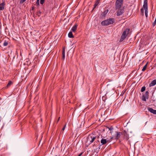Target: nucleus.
I'll return each mask as SVG.
<instances>
[{
	"label": "nucleus",
	"mask_w": 156,
	"mask_h": 156,
	"mask_svg": "<svg viewBox=\"0 0 156 156\" xmlns=\"http://www.w3.org/2000/svg\"><path fill=\"white\" fill-rule=\"evenodd\" d=\"M115 22V20L114 18H109L103 21L101 24L102 26H107L112 24Z\"/></svg>",
	"instance_id": "f257e3e1"
},
{
	"label": "nucleus",
	"mask_w": 156,
	"mask_h": 156,
	"mask_svg": "<svg viewBox=\"0 0 156 156\" xmlns=\"http://www.w3.org/2000/svg\"><path fill=\"white\" fill-rule=\"evenodd\" d=\"M129 29H127L123 32L120 38V41H123L126 37L127 35L129 33Z\"/></svg>",
	"instance_id": "f03ea898"
},
{
	"label": "nucleus",
	"mask_w": 156,
	"mask_h": 156,
	"mask_svg": "<svg viewBox=\"0 0 156 156\" xmlns=\"http://www.w3.org/2000/svg\"><path fill=\"white\" fill-rule=\"evenodd\" d=\"M143 7L145 10V15L146 17H147L148 16V7L147 0H144V4L143 5Z\"/></svg>",
	"instance_id": "7ed1b4c3"
},
{
	"label": "nucleus",
	"mask_w": 156,
	"mask_h": 156,
	"mask_svg": "<svg viewBox=\"0 0 156 156\" xmlns=\"http://www.w3.org/2000/svg\"><path fill=\"white\" fill-rule=\"evenodd\" d=\"M123 4V0H117L115 4L116 9H119L121 8Z\"/></svg>",
	"instance_id": "20e7f679"
},
{
	"label": "nucleus",
	"mask_w": 156,
	"mask_h": 156,
	"mask_svg": "<svg viewBox=\"0 0 156 156\" xmlns=\"http://www.w3.org/2000/svg\"><path fill=\"white\" fill-rule=\"evenodd\" d=\"M149 96V92L148 91H146L145 94L142 96V100L146 101V99H148Z\"/></svg>",
	"instance_id": "39448f33"
},
{
	"label": "nucleus",
	"mask_w": 156,
	"mask_h": 156,
	"mask_svg": "<svg viewBox=\"0 0 156 156\" xmlns=\"http://www.w3.org/2000/svg\"><path fill=\"white\" fill-rule=\"evenodd\" d=\"M118 9L116 15L117 16H119L122 15L124 12V9L123 8L121 7L119 9Z\"/></svg>",
	"instance_id": "423d86ee"
},
{
	"label": "nucleus",
	"mask_w": 156,
	"mask_h": 156,
	"mask_svg": "<svg viewBox=\"0 0 156 156\" xmlns=\"http://www.w3.org/2000/svg\"><path fill=\"white\" fill-rule=\"evenodd\" d=\"M108 142H109V140L108 138L104 139L103 138L101 141V143L102 145L105 144Z\"/></svg>",
	"instance_id": "0eeeda50"
},
{
	"label": "nucleus",
	"mask_w": 156,
	"mask_h": 156,
	"mask_svg": "<svg viewBox=\"0 0 156 156\" xmlns=\"http://www.w3.org/2000/svg\"><path fill=\"white\" fill-rule=\"evenodd\" d=\"M148 110L150 112H151L154 114H156V110H154L152 108L150 107H148L147 108Z\"/></svg>",
	"instance_id": "6e6552de"
},
{
	"label": "nucleus",
	"mask_w": 156,
	"mask_h": 156,
	"mask_svg": "<svg viewBox=\"0 0 156 156\" xmlns=\"http://www.w3.org/2000/svg\"><path fill=\"white\" fill-rule=\"evenodd\" d=\"M87 142L89 144H91V135H89L87 138Z\"/></svg>",
	"instance_id": "1a4fd4ad"
},
{
	"label": "nucleus",
	"mask_w": 156,
	"mask_h": 156,
	"mask_svg": "<svg viewBox=\"0 0 156 156\" xmlns=\"http://www.w3.org/2000/svg\"><path fill=\"white\" fill-rule=\"evenodd\" d=\"M5 3L3 2L2 3L0 4V11L4 9Z\"/></svg>",
	"instance_id": "9d476101"
},
{
	"label": "nucleus",
	"mask_w": 156,
	"mask_h": 156,
	"mask_svg": "<svg viewBox=\"0 0 156 156\" xmlns=\"http://www.w3.org/2000/svg\"><path fill=\"white\" fill-rule=\"evenodd\" d=\"M122 134V133L120 132H117L116 134V136H115V138L116 140L118 139L121 136Z\"/></svg>",
	"instance_id": "9b49d317"
},
{
	"label": "nucleus",
	"mask_w": 156,
	"mask_h": 156,
	"mask_svg": "<svg viewBox=\"0 0 156 156\" xmlns=\"http://www.w3.org/2000/svg\"><path fill=\"white\" fill-rule=\"evenodd\" d=\"M78 25L76 24L72 28L71 30L73 32H75L76 30Z\"/></svg>",
	"instance_id": "f8f14e48"
},
{
	"label": "nucleus",
	"mask_w": 156,
	"mask_h": 156,
	"mask_svg": "<svg viewBox=\"0 0 156 156\" xmlns=\"http://www.w3.org/2000/svg\"><path fill=\"white\" fill-rule=\"evenodd\" d=\"M156 84V79L152 81L150 83L149 86L150 87L153 86Z\"/></svg>",
	"instance_id": "ddd939ff"
},
{
	"label": "nucleus",
	"mask_w": 156,
	"mask_h": 156,
	"mask_svg": "<svg viewBox=\"0 0 156 156\" xmlns=\"http://www.w3.org/2000/svg\"><path fill=\"white\" fill-rule=\"evenodd\" d=\"M108 9L105 10L103 12L102 14L101 15L102 17H105L106 16V15L107 14V13L108 12Z\"/></svg>",
	"instance_id": "4468645a"
},
{
	"label": "nucleus",
	"mask_w": 156,
	"mask_h": 156,
	"mask_svg": "<svg viewBox=\"0 0 156 156\" xmlns=\"http://www.w3.org/2000/svg\"><path fill=\"white\" fill-rule=\"evenodd\" d=\"M13 84V83L11 81H9L8 83L6 86L5 87V88L7 89L10 87Z\"/></svg>",
	"instance_id": "2eb2a0df"
},
{
	"label": "nucleus",
	"mask_w": 156,
	"mask_h": 156,
	"mask_svg": "<svg viewBox=\"0 0 156 156\" xmlns=\"http://www.w3.org/2000/svg\"><path fill=\"white\" fill-rule=\"evenodd\" d=\"M65 48H64L62 49V59L64 60L65 58Z\"/></svg>",
	"instance_id": "dca6fc26"
},
{
	"label": "nucleus",
	"mask_w": 156,
	"mask_h": 156,
	"mask_svg": "<svg viewBox=\"0 0 156 156\" xmlns=\"http://www.w3.org/2000/svg\"><path fill=\"white\" fill-rule=\"evenodd\" d=\"M96 138V136L94 135H91V143L94 142Z\"/></svg>",
	"instance_id": "f3484780"
},
{
	"label": "nucleus",
	"mask_w": 156,
	"mask_h": 156,
	"mask_svg": "<svg viewBox=\"0 0 156 156\" xmlns=\"http://www.w3.org/2000/svg\"><path fill=\"white\" fill-rule=\"evenodd\" d=\"M68 37L69 38H73L74 36L73 35V33L72 32H70L68 34Z\"/></svg>",
	"instance_id": "a211bd4d"
},
{
	"label": "nucleus",
	"mask_w": 156,
	"mask_h": 156,
	"mask_svg": "<svg viewBox=\"0 0 156 156\" xmlns=\"http://www.w3.org/2000/svg\"><path fill=\"white\" fill-rule=\"evenodd\" d=\"M8 44V41H7L6 40H5L4 41V42L3 43V45L4 46H7V45Z\"/></svg>",
	"instance_id": "6ab92c4d"
},
{
	"label": "nucleus",
	"mask_w": 156,
	"mask_h": 156,
	"mask_svg": "<svg viewBox=\"0 0 156 156\" xmlns=\"http://www.w3.org/2000/svg\"><path fill=\"white\" fill-rule=\"evenodd\" d=\"M147 63L146 64H145L144 66L143 67L142 70V71H144L146 69V68L147 67Z\"/></svg>",
	"instance_id": "aec40b11"
},
{
	"label": "nucleus",
	"mask_w": 156,
	"mask_h": 156,
	"mask_svg": "<svg viewBox=\"0 0 156 156\" xmlns=\"http://www.w3.org/2000/svg\"><path fill=\"white\" fill-rule=\"evenodd\" d=\"M145 89H146L145 87L144 86L141 88V92H143L145 90Z\"/></svg>",
	"instance_id": "412c9836"
},
{
	"label": "nucleus",
	"mask_w": 156,
	"mask_h": 156,
	"mask_svg": "<svg viewBox=\"0 0 156 156\" xmlns=\"http://www.w3.org/2000/svg\"><path fill=\"white\" fill-rule=\"evenodd\" d=\"M124 136L125 137V138H126L127 140L129 139V136L126 133L124 134Z\"/></svg>",
	"instance_id": "4be33fe9"
},
{
	"label": "nucleus",
	"mask_w": 156,
	"mask_h": 156,
	"mask_svg": "<svg viewBox=\"0 0 156 156\" xmlns=\"http://www.w3.org/2000/svg\"><path fill=\"white\" fill-rule=\"evenodd\" d=\"M144 8H143L140 9L141 15L143 16L144 15Z\"/></svg>",
	"instance_id": "5701e85b"
},
{
	"label": "nucleus",
	"mask_w": 156,
	"mask_h": 156,
	"mask_svg": "<svg viewBox=\"0 0 156 156\" xmlns=\"http://www.w3.org/2000/svg\"><path fill=\"white\" fill-rule=\"evenodd\" d=\"M152 25L153 27H154L156 25V17L154 21L152 23Z\"/></svg>",
	"instance_id": "b1692460"
},
{
	"label": "nucleus",
	"mask_w": 156,
	"mask_h": 156,
	"mask_svg": "<svg viewBox=\"0 0 156 156\" xmlns=\"http://www.w3.org/2000/svg\"><path fill=\"white\" fill-rule=\"evenodd\" d=\"M66 124H65L64 125V126H63V128H62V130H61V132H63V131H64V130H65V128H66Z\"/></svg>",
	"instance_id": "393cba45"
},
{
	"label": "nucleus",
	"mask_w": 156,
	"mask_h": 156,
	"mask_svg": "<svg viewBox=\"0 0 156 156\" xmlns=\"http://www.w3.org/2000/svg\"><path fill=\"white\" fill-rule=\"evenodd\" d=\"M102 99L103 101H105L106 99V96H103L102 97Z\"/></svg>",
	"instance_id": "a878e982"
},
{
	"label": "nucleus",
	"mask_w": 156,
	"mask_h": 156,
	"mask_svg": "<svg viewBox=\"0 0 156 156\" xmlns=\"http://www.w3.org/2000/svg\"><path fill=\"white\" fill-rule=\"evenodd\" d=\"M98 3L95 2V4L94 5V7L93 9V10L98 5Z\"/></svg>",
	"instance_id": "bb28decb"
},
{
	"label": "nucleus",
	"mask_w": 156,
	"mask_h": 156,
	"mask_svg": "<svg viewBox=\"0 0 156 156\" xmlns=\"http://www.w3.org/2000/svg\"><path fill=\"white\" fill-rule=\"evenodd\" d=\"M98 3L95 2V4L94 5V7L93 9V10L98 5Z\"/></svg>",
	"instance_id": "cd10ccee"
},
{
	"label": "nucleus",
	"mask_w": 156,
	"mask_h": 156,
	"mask_svg": "<svg viewBox=\"0 0 156 156\" xmlns=\"http://www.w3.org/2000/svg\"><path fill=\"white\" fill-rule=\"evenodd\" d=\"M45 0H40V4L43 5L44 4Z\"/></svg>",
	"instance_id": "c85d7f7f"
},
{
	"label": "nucleus",
	"mask_w": 156,
	"mask_h": 156,
	"mask_svg": "<svg viewBox=\"0 0 156 156\" xmlns=\"http://www.w3.org/2000/svg\"><path fill=\"white\" fill-rule=\"evenodd\" d=\"M26 0H20V4L23 3L24 2H25Z\"/></svg>",
	"instance_id": "c756f323"
},
{
	"label": "nucleus",
	"mask_w": 156,
	"mask_h": 156,
	"mask_svg": "<svg viewBox=\"0 0 156 156\" xmlns=\"http://www.w3.org/2000/svg\"><path fill=\"white\" fill-rule=\"evenodd\" d=\"M36 4L37 5H39V0H37Z\"/></svg>",
	"instance_id": "7c9ffc66"
},
{
	"label": "nucleus",
	"mask_w": 156,
	"mask_h": 156,
	"mask_svg": "<svg viewBox=\"0 0 156 156\" xmlns=\"http://www.w3.org/2000/svg\"><path fill=\"white\" fill-rule=\"evenodd\" d=\"M100 0H96L95 2L98 3V4H99Z\"/></svg>",
	"instance_id": "2f4dec72"
},
{
	"label": "nucleus",
	"mask_w": 156,
	"mask_h": 156,
	"mask_svg": "<svg viewBox=\"0 0 156 156\" xmlns=\"http://www.w3.org/2000/svg\"><path fill=\"white\" fill-rule=\"evenodd\" d=\"M82 154V153H81L78 156H81V155Z\"/></svg>",
	"instance_id": "473e14b6"
},
{
	"label": "nucleus",
	"mask_w": 156,
	"mask_h": 156,
	"mask_svg": "<svg viewBox=\"0 0 156 156\" xmlns=\"http://www.w3.org/2000/svg\"><path fill=\"white\" fill-rule=\"evenodd\" d=\"M60 119V117H59L58 118V121Z\"/></svg>",
	"instance_id": "72a5a7b5"
},
{
	"label": "nucleus",
	"mask_w": 156,
	"mask_h": 156,
	"mask_svg": "<svg viewBox=\"0 0 156 156\" xmlns=\"http://www.w3.org/2000/svg\"><path fill=\"white\" fill-rule=\"evenodd\" d=\"M98 142H99V140H98Z\"/></svg>",
	"instance_id": "f704fd0d"
},
{
	"label": "nucleus",
	"mask_w": 156,
	"mask_h": 156,
	"mask_svg": "<svg viewBox=\"0 0 156 156\" xmlns=\"http://www.w3.org/2000/svg\"><path fill=\"white\" fill-rule=\"evenodd\" d=\"M33 9H34V8H33H33H32V10Z\"/></svg>",
	"instance_id": "c9c22d12"
},
{
	"label": "nucleus",
	"mask_w": 156,
	"mask_h": 156,
	"mask_svg": "<svg viewBox=\"0 0 156 156\" xmlns=\"http://www.w3.org/2000/svg\"><path fill=\"white\" fill-rule=\"evenodd\" d=\"M110 129V130H111V128H110V129Z\"/></svg>",
	"instance_id": "e433bc0d"
}]
</instances>
